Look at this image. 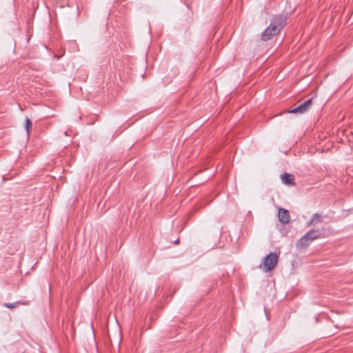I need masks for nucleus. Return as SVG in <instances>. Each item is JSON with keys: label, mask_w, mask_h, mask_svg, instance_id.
Instances as JSON below:
<instances>
[{"label": "nucleus", "mask_w": 353, "mask_h": 353, "mask_svg": "<svg viewBox=\"0 0 353 353\" xmlns=\"http://www.w3.org/2000/svg\"><path fill=\"white\" fill-rule=\"evenodd\" d=\"M285 19L278 16L274 17L270 26L263 31L261 38L263 41L270 39L273 36L276 35L285 25Z\"/></svg>", "instance_id": "f257e3e1"}, {"label": "nucleus", "mask_w": 353, "mask_h": 353, "mask_svg": "<svg viewBox=\"0 0 353 353\" xmlns=\"http://www.w3.org/2000/svg\"><path fill=\"white\" fill-rule=\"evenodd\" d=\"M320 237V231L319 230L312 229L296 243V247L297 249L305 248L308 247L313 241Z\"/></svg>", "instance_id": "f03ea898"}, {"label": "nucleus", "mask_w": 353, "mask_h": 353, "mask_svg": "<svg viewBox=\"0 0 353 353\" xmlns=\"http://www.w3.org/2000/svg\"><path fill=\"white\" fill-rule=\"evenodd\" d=\"M279 256L275 252H270L263 261V270L265 272L272 270L277 265Z\"/></svg>", "instance_id": "7ed1b4c3"}, {"label": "nucleus", "mask_w": 353, "mask_h": 353, "mask_svg": "<svg viewBox=\"0 0 353 353\" xmlns=\"http://www.w3.org/2000/svg\"><path fill=\"white\" fill-rule=\"evenodd\" d=\"M313 98H310L301 103V105H298L297 107L293 108L292 110H290L289 112L294 113V114H303L306 112L311 107L312 105V101Z\"/></svg>", "instance_id": "20e7f679"}, {"label": "nucleus", "mask_w": 353, "mask_h": 353, "mask_svg": "<svg viewBox=\"0 0 353 353\" xmlns=\"http://www.w3.org/2000/svg\"><path fill=\"white\" fill-rule=\"evenodd\" d=\"M290 213L288 210L283 208H279L278 210V219L283 224H287L290 221Z\"/></svg>", "instance_id": "39448f33"}, {"label": "nucleus", "mask_w": 353, "mask_h": 353, "mask_svg": "<svg viewBox=\"0 0 353 353\" xmlns=\"http://www.w3.org/2000/svg\"><path fill=\"white\" fill-rule=\"evenodd\" d=\"M282 182L285 185H293L294 176V175L288 173H284L281 174Z\"/></svg>", "instance_id": "423d86ee"}, {"label": "nucleus", "mask_w": 353, "mask_h": 353, "mask_svg": "<svg viewBox=\"0 0 353 353\" xmlns=\"http://www.w3.org/2000/svg\"><path fill=\"white\" fill-rule=\"evenodd\" d=\"M321 217L322 216L321 214H319V213H315L314 214L312 215L310 220L308 222H307L306 225L307 227L313 225H315L314 223L316 221V218L319 219V221H322Z\"/></svg>", "instance_id": "0eeeda50"}, {"label": "nucleus", "mask_w": 353, "mask_h": 353, "mask_svg": "<svg viewBox=\"0 0 353 353\" xmlns=\"http://www.w3.org/2000/svg\"><path fill=\"white\" fill-rule=\"evenodd\" d=\"M23 304H25V303L23 302L17 301V302H14L12 303H4V306L6 307L7 308L12 309V308L16 307L19 305H23Z\"/></svg>", "instance_id": "6e6552de"}, {"label": "nucleus", "mask_w": 353, "mask_h": 353, "mask_svg": "<svg viewBox=\"0 0 353 353\" xmlns=\"http://www.w3.org/2000/svg\"><path fill=\"white\" fill-rule=\"evenodd\" d=\"M32 123L31 120L27 117L26 119L25 127H26V130L28 134H30V131L32 129Z\"/></svg>", "instance_id": "1a4fd4ad"}, {"label": "nucleus", "mask_w": 353, "mask_h": 353, "mask_svg": "<svg viewBox=\"0 0 353 353\" xmlns=\"http://www.w3.org/2000/svg\"><path fill=\"white\" fill-rule=\"evenodd\" d=\"M321 221H319V219L316 218V221L314 223L315 225H317L319 223H321Z\"/></svg>", "instance_id": "9d476101"}, {"label": "nucleus", "mask_w": 353, "mask_h": 353, "mask_svg": "<svg viewBox=\"0 0 353 353\" xmlns=\"http://www.w3.org/2000/svg\"><path fill=\"white\" fill-rule=\"evenodd\" d=\"M175 244H178L179 243V239H176V241H174V242Z\"/></svg>", "instance_id": "9b49d317"}]
</instances>
